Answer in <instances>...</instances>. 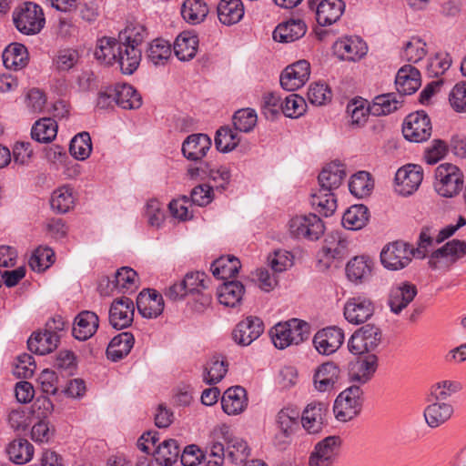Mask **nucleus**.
I'll return each instance as SVG.
<instances>
[{"label": "nucleus", "mask_w": 466, "mask_h": 466, "mask_svg": "<svg viewBox=\"0 0 466 466\" xmlns=\"http://www.w3.org/2000/svg\"><path fill=\"white\" fill-rule=\"evenodd\" d=\"M426 44L419 37H411L404 46L402 56L409 62L417 63L426 56Z\"/></svg>", "instance_id": "338daca9"}, {"label": "nucleus", "mask_w": 466, "mask_h": 466, "mask_svg": "<svg viewBox=\"0 0 466 466\" xmlns=\"http://www.w3.org/2000/svg\"><path fill=\"white\" fill-rule=\"evenodd\" d=\"M7 453L13 462L24 464L31 461L34 454V447L27 440L19 439L8 445Z\"/></svg>", "instance_id": "8fccbe9b"}, {"label": "nucleus", "mask_w": 466, "mask_h": 466, "mask_svg": "<svg viewBox=\"0 0 466 466\" xmlns=\"http://www.w3.org/2000/svg\"><path fill=\"white\" fill-rule=\"evenodd\" d=\"M58 343L59 336L46 329L34 332L27 340L29 350L39 355L52 352L57 348Z\"/></svg>", "instance_id": "2f4dec72"}, {"label": "nucleus", "mask_w": 466, "mask_h": 466, "mask_svg": "<svg viewBox=\"0 0 466 466\" xmlns=\"http://www.w3.org/2000/svg\"><path fill=\"white\" fill-rule=\"evenodd\" d=\"M138 312L145 318L158 317L164 310V299L155 289H144L137 298Z\"/></svg>", "instance_id": "5701e85b"}, {"label": "nucleus", "mask_w": 466, "mask_h": 466, "mask_svg": "<svg viewBox=\"0 0 466 466\" xmlns=\"http://www.w3.org/2000/svg\"><path fill=\"white\" fill-rule=\"evenodd\" d=\"M137 272L128 267H123L115 274V287L121 289H134L137 284Z\"/></svg>", "instance_id": "774afa93"}, {"label": "nucleus", "mask_w": 466, "mask_h": 466, "mask_svg": "<svg viewBox=\"0 0 466 466\" xmlns=\"http://www.w3.org/2000/svg\"><path fill=\"white\" fill-rule=\"evenodd\" d=\"M56 134L57 124L51 117L37 120L31 129L32 138L40 143L51 142L56 137Z\"/></svg>", "instance_id": "49530a36"}, {"label": "nucleus", "mask_w": 466, "mask_h": 466, "mask_svg": "<svg viewBox=\"0 0 466 466\" xmlns=\"http://www.w3.org/2000/svg\"><path fill=\"white\" fill-rule=\"evenodd\" d=\"M264 331L263 321L255 316H248L239 321L232 331L233 340L240 346H248Z\"/></svg>", "instance_id": "2eb2a0df"}, {"label": "nucleus", "mask_w": 466, "mask_h": 466, "mask_svg": "<svg viewBox=\"0 0 466 466\" xmlns=\"http://www.w3.org/2000/svg\"><path fill=\"white\" fill-rule=\"evenodd\" d=\"M208 14V8L203 0H186L181 7L183 18L192 25L201 23Z\"/></svg>", "instance_id": "de8ad7c7"}, {"label": "nucleus", "mask_w": 466, "mask_h": 466, "mask_svg": "<svg viewBox=\"0 0 466 466\" xmlns=\"http://www.w3.org/2000/svg\"><path fill=\"white\" fill-rule=\"evenodd\" d=\"M80 55L76 49L65 48L57 52L53 63L57 71L67 72L78 63Z\"/></svg>", "instance_id": "e2e57ef3"}, {"label": "nucleus", "mask_w": 466, "mask_h": 466, "mask_svg": "<svg viewBox=\"0 0 466 466\" xmlns=\"http://www.w3.org/2000/svg\"><path fill=\"white\" fill-rule=\"evenodd\" d=\"M307 32V25L301 19H289L279 24L273 31V39L279 43H291L302 36Z\"/></svg>", "instance_id": "c756f323"}, {"label": "nucleus", "mask_w": 466, "mask_h": 466, "mask_svg": "<svg viewBox=\"0 0 466 466\" xmlns=\"http://www.w3.org/2000/svg\"><path fill=\"white\" fill-rule=\"evenodd\" d=\"M54 251L47 247L37 248L29 258V266L34 271L42 272L54 263Z\"/></svg>", "instance_id": "680f3d73"}, {"label": "nucleus", "mask_w": 466, "mask_h": 466, "mask_svg": "<svg viewBox=\"0 0 466 466\" xmlns=\"http://www.w3.org/2000/svg\"><path fill=\"white\" fill-rule=\"evenodd\" d=\"M244 291L245 288L239 281L225 282L218 289V300L226 307L234 308L241 302Z\"/></svg>", "instance_id": "79ce46f5"}, {"label": "nucleus", "mask_w": 466, "mask_h": 466, "mask_svg": "<svg viewBox=\"0 0 466 466\" xmlns=\"http://www.w3.org/2000/svg\"><path fill=\"white\" fill-rule=\"evenodd\" d=\"M244 15V5L241 0H220L218 5L219 21L231 25L239 22Z\"/></svg>", "instance_id": "58836bf2"}, {"label": "nucleus", "mask_w": 466, "mask_h": 466, "mask_svg": "<svg viewBox=\"0 0 466 466\" xmlns=\"http://www.w3.org/2000/svg\"><path fill=\"white\" fill-rule=\"evenodd\" d=\"M240 268V261L233 256L220 257L211 264L213 276L220 279H228L235 277Z\"/></svg>", "instance_id": "c03bdc74"}, {"label": "nucleus", "mask_w": 466, "mask_h": 466, "mask_svg": "<svg viewBox=\"0 0 466 466\" xmlns=\"http://www.w3.org/2000/svg\"><path fill=\"white\" fill-rule=\"evenodd\" d=\"M309 332L310 328L306 321L292 319L275 325L270 330V335L275 347L284 350L292 344L298 345L306 340Z\"/></svg>", "instance_id": "f03ea898"}, {"label": "nucleus", "mask_w": 466, "mask_h": 466, "mask_svg": "<svg viewBox=\"0 0 466 466\" xmlns=\"http://www.w3.org/2000/svg\"><path fill=\"white\" fill-rule=\"evenodd\" d=\"M339 436H329L319 441L309 459V466H332L339 450Z\"/></svg>", "instance_id": "ddd939ff"}, {"label": "nucleus", "mask_w": 466, "mask_h": 466, "mask_svg": "<svg viewBox=\"0 0 466 466\" xmlns=\"http://www.w3.org/2000/svg\"><path fill=\"white\" fill-rule=\"evenodd\" d=\"M179 453L180 448L177 441L176 440L169 439L164 441L157 447L154 456L160 465L171 466L177 461Z\"/></svg>", "instance_id": "09e8293b"}, {"label": "nucleus", "mask_w": 466, "mask_h": 466, "mask_svg": "<svg viewBox=\"0 0 466 466\" xmlns=\"http://www.w3.org/2000/svg\"><path fill=\"white\" fill-rule=\"evenodd\" d=\"M374 304L367 297H353L348 299L344 306L345 319L352 324L366 322L374 314Z\"/></svg>", "instance_id": "f3484780"}, {"label": "nucleus", "mask_w": 466, "mask_h": 466, "mask_svg": "<svg viewBox=\"0 0 466 466\" xmlns=\"http://www.w3.org/2000/svg\"><path fill=\"white\" fill-rule=\"evenodd\" d=\"M134 312L132 299L127 297L116 299L109 309V323L116 329L127 328L133 322Z\"/></svg>", "instance_id": "a211bd4d"}, {"label": "nucleus", "mask_w": 466, "mask_h": 466, "mask_svg": "<svg viewBox=\"0 0 466 466\" xmlns=\"http://www.w3.org/2000/svg\"><path fill=\"white\" fill-rule=\"evenodd\" d=\"M207 275L204 272H189L182 279L183 285L186 287L188 294H200L201 305L208 306L211 302V296L202 293L207 289L205 279Z\"/></svg>", "instance_id": "a18cd8bd"}, {"label": "nucleus", "mask_w": 466, "mask_h": 466, "mask_svg": "<svg viewBox=\"0 0 466 466\" xmlns=\"http://www.w3.org/2000/svg\"><path fill=\"white\" fill-rule=\"evenodd\" d=\"M372 261L364 256H357L346 265V275L350 281L359 284L366 281L371 275Z\"/></svg>", "instance_id": "c9c22d12"}, {"label": "nucleus", "mask_w": 466, "mask_h": 466, "mask_svg": "<svg viewBox=\"0 0 466 466\" xmlns=\"http://www.w3.org/2000/svg\"><path fill=\"white\" fill-rule=\"evenodd\" d=\"M310 204L317 212L325 217L332 215L337 208V200L334 193L321 192V189L311 194Z\"/></svg>", "instance_id": "603ef678"}, {"label": "nucleus", "mask_w": 466, "mask_h": 466, "mask_svg": "<svg viewBox=\"0 0 466 466\" xmlns=\"http://www.w3.org/2000/svg\"><path fill=\"white\" fill-rule=\"evenodd\" d=\"M289 225L293 237L309 240L319 239L325 230L322 220L313 213L296 216L289 220Z\"/></svg>", "instance_id": "0eeeda50"}, {"label": "nucleus", "mask_w": 466, "mask_h": 466, "mask_svg": "<svg viewBox=\"0 0 466 466\" xmlns=\"http://www.w3.org/2000/svg\"><path fill=\"white\" fill-rule=\"evenodd\" d=\"M466 255V242L459 239H452L443 245L441 248L433 251L429 259V266L432 269L439 268V259L441 258H451L452 263Z\"/></svg>", "instance_id": "473e14b6"}, {"label": "nucleus", "mask_w": 466, "mask_h": 466, "mask_svg": "<svg viewBox=\"0 0 466 466\" xmlns=\"http://www.w3.org/2000/svg\"><path fill=\"white\" fill-rule=\"evenodd\" d=\"M363 391L359 385H353L340 392L337 397L333 411L335 417L343 422L355 418L360 411Z\"/></svg>", "instance_id": "423d86ee"}, {"label": "nucleus", "mask_w": 466, "mask_h": 466, "mask_svg": "<svg viewBox=\"0 0 466 466\" xmlns=\"http://www.w3.org/2000/svg\"><path fill=\"white\" fill-rule=\"evenodd\" d=\"M344 341L343 331L337 327H328L318 331L313 343L319 353L330 355L336 352Z\"/></svg>", "instance_id": "aec40b11"}, {"label": "nucleus", "mask_w": 466, "mask_h": 466, "mask_svg": "<svg viewBox=\"0 0 466 466\" xmlns=\"http://www.w3.org/2000/svg\"><path fill=\"white\" fill-rule=\"evenodd\" d=\"M228 372V363L225 360L213 357L205 367L204 381L213 385L218 383Z\"/></svg>", "instance_id": "bf43d9fd"}, {"label": "nucleus", "mask_w": 466, "mask_h": 466, "mask_svg": "<svg viewBox=\"0 0 466 466\" xmlns=\"http://www.w3.org/2000/svg\"><path fill=\"white\" fill-rule=\"evenodd\" d=\"M75 204L73 190L64 186L56 189L51 197L50 205L53 210L64 214L68 212Z\"/></svg>", "instance_id": "864d4df0"}, {"label": "nucleus", "mask_w": 466, "mask_h": 466, "mask_svg": "<svg viewBox=\"0 0 466 466\" xmlns=\"http://www.w3.org/2000/svg\"><path fill=\"white\" fill-rule=\"evenodd\" d=\"M306 110V103L302 96L291 94L285 98L281 105L282 113L291 118H297L303 115Z\"/></svg>", "instance_id": "69168bd1"}, {"label": "nucleus", "mask_w": 466, "mask_h": 466, "mask_svg": "<svg viewBox=\"0 0 466 466\" xmlns=\"http://www.w3.org/2000/svg\"><path fill=\"white\" fill-rule=\"evenodd\" d=\"M95 57L102 64L110 66L119 65L125 75H132L139 66L141 52L133 46H125L120 39L104 36L97 40L94 52Z\"/></svg>", "instance_id": "f257e3e1"}, {"label": "nucleus", "mask_w": 466, "mask_h": 466, "mask_svg": "<svg viewBox=\"0 0 466 466\" xmlns=\"http://www.w3.org/2000/svg\"><path fill=\"white\" fill-rule=\"evenodd\" d=\"M381 341V329L373 324H366L351 335L348 349L352 354H377Z\"/></svg>", "instance_id": "20e7f679"}, {"label": "nucleus", "mask_w": 466, "mask_h": 466, "mask_svg": "<svg viewBox=\"0 0 466 466\" xmlns=\"http://www.w3.org/2000/svg\"><path fill=\"white\" fill-rule=\"evenodd\" d=\"M42 8L32 2L23 3L14 13V23L17 30L27 35L38 34L45 25Z\"/></svg>", "instance_id": "39448f33"}, {"label": "nucleus", "mask_w": 466, "mask_h": 466, "mask_svg": "<svg viewBox=\"0 0 466 466\" xmlns=\"http://www.w3.org/2000/svg\"><path fill=\"white\" fill-rule=\"evenodd\" d=\"M310 66L306 60H299L288 66L280 75V85L287 91H295L309 80Z\"/></svg>", "instance_id": "dca6fc26"}, {"label": "nucleus", "mask_w": 466, "mask_h": 466, "mask_svg": "<svg viewBox=\"0 0 466 466\" xmlns=\"http://www.w3.org/2000/svg\"><path fill=\"white\" fill-rule=\"evenodd\" d=\"M147 35L146 28L139 24H130L118 35V38L125 46L137 48Z\"/></svg>", "instance_id": "052dcab7"}, {"label": "nucleus", "mask_w": 466, "mask_h": 466, "mask_svg": "<svg viewBox=\"0 0 466 466\" xmlns=\"http://www.w3.org/2000/svg\"><path fill=\"white\" fill-rule=\"evenodd\" d=\"M239 141L240 138L238 133L228 127H222L216 133L215 146L222 153H228L235 149Z\"/></svg>", "instance_id": "5fc2aeb1"}, {"label": "nucleus", "mask_w": 466, "mask_h": 466, "mask_svg": "<svg viewBox=\"0 0 466 466\" xmlns=\"http://www.w3.org/2000/svg\"><path fill=\"white\" fill-rule=\"evenodd\" d=\"M248 405L246 390L241 386L228 388L221 398L222 410L228 415L241 413Z\"/></svg>", "instance_id": "7c9ffc66"}, {"label": "nucleus", "mask_w": 466, "mask_h": 466, "mask_svg": "<svg viewBox=\"0 0 466 466\" xmlns=\"http://www.w3.org/2000/svg\"><path fill=\"white\" fill-rule=\"evenodd\" d=\"M69 151L76 159H86L92 151L90 135L87 132H82L75 136L70 142Z\"/></svg>", "instance_id": "13d9d810"}, {"label": "nucleus", "mask_w": 466, "mask_h": 466, "mask_svg": "<svg viewBox=\"0 0 466 466\" xmlns=\"http://www.w3.org/2000/svg\"><path fill=\"white\" fill-rule=\"evenodd\" d=\"M349 187L352 195L361 198L370 194L373 188V182L368 172L360 171L351 177Z\"/></svg>", "instance_id": "4d7b16f0"}, {"label": "nucleus", "mask_w": 466, "mask_h": 466, "mask_svg": "<svg viewBox=\"0 0 466 466\" xmlns=\"http://www.w3.org/2000/svg\"><path fill=\"white\" fill-rule=\"evenodd\" d=\"M452 414L451 404L437 400L426 407L423 415L429 427L437 428L448 421Z\"/></svg>", "instance_id": "f704fd0d"}, {"label": "nucleus", "mask_w": 466, "mask_h": 466, "mask_svg": "<svg viewBox=\"0 0 466 466\" xmlns=\"http://www.w3.org/2000/svg\"><path fill=\"white\" fill-rule=\"evenodd\" d=\"M135 339L130 332H122L115 336L106 348L107 359L118 361L126 357L134 346Z\"/></svg>", "instance_id": "4c0bfd02"}, {"label": "nucleus", "mask_w": 466, "mask_h": 466, "mask_svg": "<svg viewBox=\"0 0 466 466\" xmlns=\"http://www.w3.org/2000/svg\"><path fill=\"white\" fill-rule=\"evenodd\" d=\"M431 129L429 116L424 111H417L405 118L402 133L407 140L420 143L430 138Z\"/></svg>", "instance_id": "1a4fd4ad"}, {"label": "nucleus", "mask_w": 466, "mask_h": 466, "mask_svg": "<svg viewBox=\"0 0 466 466\" xmlns=\"http://www.w3.org/2000/svg\"><path fill=\"white\" fill-rule=\"evenodd\" d=\"M211 139L206 134L198 133L188 136L182 144V153L191 161L201 160L210 149Z\"/></svg>", "instance_id": "bb28decb"}, {"label": "nucleus", "mask_w": 466, "mask_h": 466, "mask_svg": "<svg viewBox=\"0 0 466 466\" xmlns=\"http://www.w3.org/2000/svg\"><path fill=\"white\" fill-rule=\"evenodd\" d=\"M171 54V45L161 38L153 40L147 50V59L156 66L165 65Z\"/></svg>", "instance_id": "3c124183"}, {"label": "nucleus", "mask_w": 466, "mask_h": 466, "mask_svg": "<svg viewBox=\"0 0 466 466\" xmlns=\"http://www.w3.org/2000/svg\"><path fill=\"white\" fill-rule=\"evenodd\" d=\"M116 105L124 109H136L141 106L142 99L137 90L127 84L115 86Z\"/></svg>", "instance_id": "37998d69"}, {"label": "nucleus", "mask_w": 466, "mask_h": 466, "mask_svg": "<svg viewBox=\"0 0 466 466\" xmlns=\"http://www.w3.org/2000/svg\"><path fill=\"white\" fill-rule=\"evenodd\" d=\"M434 188L443 198H453L462 189L464 177L461 169L450 163L441 164L435 170Z\"/></svg>", "instance_id": "7ed1b4c3"}, {"label": "nucleus", "mask_w": 466, "mask_h": 466, "mask_svg": "<svg viewBox=\"0 0 466 466\" xmlns=\"http://www.w3.org/2000/svg\"><path fill=\"white\" fill-rule=\"evenodd\" d=\"M418 294L416 285L403 281L393 286L389 294L388 305L390 311L399 315Z\"/></svg>", "instance_id": "6ab92c4d"}, {"label": "nucleus", "mask_w": 466, "mask_h": 466, "mask_svg": "<svg viewBox=\"0 0 466 466\" xmlns=\"http://www.w3.org/2000/svg\"><path fill=\"white\" fill-rule=\"evenodd\" d=\"M348 241L339 233H332L325 238L322 251L327 258H340L346 255Z\"/></svg>", "instance_id": "6e6d98bb"}, {"label": "nucleus", "mask_w": 466, "mask_h": 466, "mask_svg": "<svg viewBox=\"0 0 466 466\" xmlns=\"http://www.w3.org/2000/svg\"><path fill=\"white\" fill-rule=\"evenodd\" d=\"M415 255L414 249L410 245L396 241L387 245L380 252L382 265L390 270H400L406 268Z\"/></svg>", "instance_id": "6e6552de"}, {"label": "nucleus", "mask_w": 466, "mask_h": 466, "mask_svg": "<svg viewBox=\"0 0 466 466\" xmlns=\"http://www.w3.org/2000/svg\"><path fill=\"white\" fill-rule=\"evenodd\" d=\"M333 49L339 59L355 62L367 54L368 46L360 37L350 36L336 41Z\"/></svg>", "instance_id": "4be33fe9"}, {"label": "nucleus", "mask_w": 466, "mask_h": 466, "mask_svg": "<svg viewBox=\"0 0 466 466\" xmlns=\"http://www.w3.org/2000/svg\"><path fill=\"white\" fill-rule=\"evenodd\" d=\"M395 85L400 98L415 93L420 86V74L410 65L402 66L397 73Z\"/></svg>", "instance_id": "cd10ccee"}, {"label": "nucleus", "mask_w": 466, "mask_h": 466, "mask_svg": "<svg viewBox=\"0 0 466 466\" xmlns=\"http://www.w3.org/2000/svg\"><path fill=\"white\" fill-rule=\"evenodd\" d=\"M198 46V36L191 32L184 31L175 40L174 52L179 60L188 61L196 56Z\"/></svg>", "instance_id": "e433bc0d"}, {"label": "nucleus", "mask_w": 466, "mask_h": 466, "mask_svg": "<svg viewBox=\"0 0 466 466\" xmlns=\"http://www.w3.org/2000/svg\"><path fill=\"white\" fill-rule=\"evenodd\" d=\"M257 121V113L251 108L239 109L233 116L234 127L240 132H250L255 127Z\"/></svg>", "instance_id": "0e129e2a"}, {"label": "nucleus", "mask_w": 466, "mask_h": 466, "mask_svg": "<svg viewBox=\"0 0 466 466\" xmlns=\"http://www.w3.org/2000/svg\"><path fill=\"white\" fill-rule=\"evenodd\" d=\"M422 179L423 169L420 165H406L396 172V191L402 196L411 195L419 188Z\"/></svg>", "instance_id": "4468645a"}, {"label": "nucleus", "mask_w": 466, "mask_h": 466, "mask_svg": "<svg viewBox=\"0 0 466 466\" xmlns=\"http://www.w3.org/2000/svg\"><path fill=\"white\" fill-rule=\"evenodd\" d=\"M370 219V212L364 205H354L349 208L342 217V225L349 230L364 228Z\"/></svg>", "instance_id": "a19ab883"}, {"label": "nucleus", "mask_w": 466, "mask_h": 466, "mask_svg": "<svg viewBox=\"0 0 466 466\" xmlns=\"http://www.w3.org/2000/svg\"><path fill=\"white\" fill-rule=\"evenodd\" d=\"M218 439L223 440L226 444V459L232 463L245 461L250 454V449L243 439L234 436L229 432L227 425L220 426L214 431Z\"/></svg>", "instance_id": "f8f14e48"}, {"label": "nucleus", "mask_w": 466, "mask_h": 466, "mask_svg": "<svg viewBox=\"0 0 466 466\" xmlns=\"http://www.w3.org/2000/svg\"><path fill=\"white\" fill-rule=\"evenodd\" d=\"M357 358L349 363V378L360 385L368 383L379 367L377 354H355Z\"/></svg>", "instance_id": "9b49d317"}, {"label": "nucleus", "mask_w": 466, "mask_h": 466, "mask_svg": "<svg viewBox=\"0 0 466 466\" xmlns=\"http://www.w3.org/2000/svg\"><path fill=\"white\" fill-rule=\"evenodd\" d=\"M342 0H322L316 2V20L321 26H329L338 22L345 11ZM314 10V8L312 9Z\"/></svg>", "instance_id": "b1692460"}, {"label": "nucleus", "mask_w": 466, "mask_h": 466, "mask_svg": "<svg viewBox=\"0 0 466 466\" xmlns=\"http://www.w3.org/2000/svg\"><path fill=\"white\" fill-rule=\"evenodd\" d=\"M98 325L99 318L95 312L81 311L75 319L73 336L78 340H86L96 332Z\"/></svg>", "instance_id": "c85d7f7f"}, {"label": "nucleus", "mask_w": 466, "mask_h": 466, "mask_svg": "<svg viewBox=\"0 0 466 466\" xmlns=\"http://www.w3.org/2000/svg\"><path fill=\"white\" fill-rule=\"evenodd\" d=\"M346 177V170L343 164L333 161L326 165L318 177L321 192H331L340 187Z\"/></svg>", "instance_id": "393cba45"}, {"label": "nucleus", "mask_w": 466, "mask_h": 466, "mask_svg": "<svg viewBox=\"0 0 466 466\" xmlns=\"http://www.w3.org/2000/svg\"><path fill=\"white\" fill-rule=\"evenodd\" d=\"M328 406L322 402L309 403L300 414L301 425L309 434L320 432L324 426Z\"/></svg>", "instance_id": "412c9836"}, {"label": "nucleus", "mask_w": 466, "mask_h": 466, "mask_svg": "<svg viewBox=\"0 0 466 466\" xmlns=\"http://www.w3.org/2000/svg\"><path fill=\"white\" fill-rule=\"evenodd\" d=\"M339 368L331 361L324 362L315 370L314 388L319 392L331 391L339 378Z\"/></svg>", "instance_id": "a878e982"}, {"label": "nucleus", "mask_w": 466, "mask_h": 466, "mask_svg": "<svg viewBox=\"0 0 466 466\" xmlns=\"http://www.w3.org/2000/svg\"><path fill=\"white\" fill-rule=\"evenodd\" d=\"M4 66L7 69L21 70L29 61L26 47L20 43H12L5 47L2 55Z\"/></svg>", "instance_id": "72a5a7b5"}, {"label": "nucleus", "mask_w": 466, "mask_h": 466, "mask_svg": "<svg viewBox=\"0 0 466 466\" xmlns=\"http://www.w3.org/2000/svg\"><path fill=\"white\" fill-rule=\"evenodd\" d=\"M300 411L292 406L282 408L276 415V425L279 430L274 439L276 446L282 448L289 441V438L299 428Z\"/></svg>", "instance_id": "9d476101"}, {"label": "nucleus", "mask_w": 466, "mask_h": 466, "mask_svg": "<svg viewBox=\"0 0 466 466\" xmlns=\"http://www.w3.org/2000/svg\"><path fill=\"white\" fill-rule=\"evenodd\" d=\"M398 94L387 93L377 96L369 106V113L373 116L388 115L396 111L402 104Z\"/></svg>", "instance_id": "ea45409f"}]
</instances>
